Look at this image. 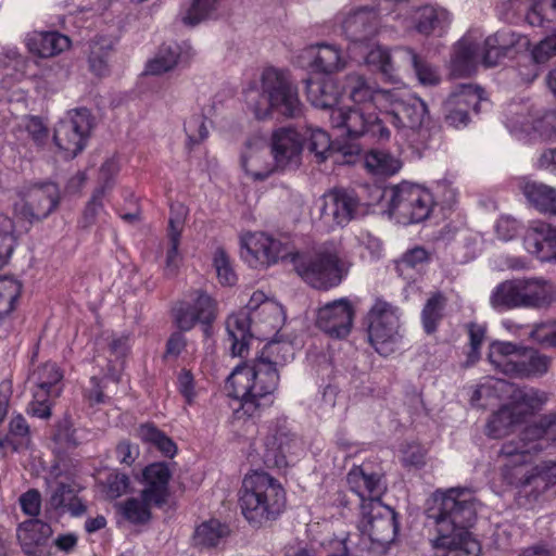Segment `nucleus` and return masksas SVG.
Returning a JSON list of instances; mask_svg holds the SVG:
<instances>
[{"mask_svg":"<svg viewBox=\"0 0 556 556\" xmlns=\"http://www.w3.org/2000/svg\"><path fill=\"white\" fill-rule=\"evenodd\" d=\"M525 438L535 441L556 442V413H549L540 417V419L525 428Z\"/></svg>","mask_w":556,"mask_h":556,"instance_id":"obj_52","label":"nucleus"},{"mask_svg":"<svg viewBox=\"0 0 556 556\" xmlns=\"http://www.w3.org/2000/svg\"><path fill=\"white\" fill-rule=\"evenodd\" d=\"M185 131L192 143H200L208 136L205 118L200 115L190 117L185 124Z\"/></svg>","mask_w":556,"mask_h":556,"instance_id":"obj_63","label":"nucleus"},{"mask_svg":"<svg viewBox=\"0 0 556 556\" xmlns=\"http://www.w3.org/2000/svg\"><path fill=\"white\" fill-rule=\"evenodd\" d=\"M29 441V426L22 415L13 417L9 424V432L0 439V448L16 452Z\"/></svg>","mask_w":556,"mask_h":556,"instance_id":"obj_51","label":"nucleus"},{"mask_svg":"<svg viewBox=\"0 0 556 556\" xmlns=\"http://www.w3.org/2000/svg\"><path fill=\"white\" fill-rule=\"evenodd\" d=\"M426 514L435 526L431 545L437 556H480V543L469 531L477 518L476 498L469 489L437 490Z\"/></svg>","mask_w":556,"mask_h":556,"instance_id":"obj_2","label":"nucleus"},{"mask_svg":"<svg viewBox=\"0 0 556 556\" xmlns=\"http://www.w3.org/2000/svg\"><path fill=\"white\" fill-rule=\"evenodd\" d=\"M535 441L534 439H526L525 430L521 432V437L518 440H510L505 442L501 450L500 456L505 459V462H515L519 463H530L531 460V451H540L544 447V444L538 443L534 446H529L530 442Z\"/></svg>","mask_w":556,"mask_h":556,"instance_id":"obj_47","label":"nucleus"},{"mask_svg":"<svg viewBox=\"0 0 556 556\" xmlns=\"http://www.w3.org/2000/svg\"><path fill=\"white\" fill-rule=\"evenodd\" d=\"M445 305L446 298L441 292L433 293L427 300L421 312V321L426 333L431 334L437 331L438 325L443 318Z\"/></svg>","mask_w":556,"mask_h":556,"instance_id":"obj_49","label":"nucleus"},{"mask_svg":"<svg viewBox=\"0 0 556 556\" xmlns=\"http://www.w3.org/2000/svg\"><path fill=\"white\" fill-rule=\"evenodd\" d=\"M302 136L291 127H282L271 135V153L277 168L292 169L301 164Z\"/></svg>","mask_w":556,"mask_h":556,"instance_id":"obj_19","label":"nucleus"},{"mask_svg":"<svg viewBox=\"0 0 556 556\" xmlns=\"http://www.w3.org/2000/svg\"><path fill=\"white\" fill-rule=\"evenodd\" d=\"M229 533L230 530L226 523H222L217 519H210L195 528L192 544L200 549L216 547Z\"/></svg>","mask_w":556,"mask_h":556,"instance_id":"obj_40","label":"nucleus"},{"mask_svg":"<svg viewBox=\"0 0 556 556\" xmlns=\"http://www.w3.org/2000/svg\"><path fill=\"white\" fill-rule=\"evenodd\" d=\"M305 91L308 101L315 108L332 109L339 101L340 92L336 81L331 77L307 79Z\"/></svg>","mask_w":556,"mask_h":556,"instance_id":"obj_34","label":"nucleus"},{"mask_svg":"<svg viewBox=\"0 0 556 556\" xmlns=\"http://www.w3.org/2000/svg\"><path fill=\"white\" fill-rule=\"evenodd\" d=\"M91 128L92 119L88 109L72 110L56 124L54 143L71 157H75L86 147Z\"/></svg>","mask_w":556,"mask_h":556,"instance_id":"obj_12","label":"nucleus"},{"mask_svg":"<svg viewBox=\"0 0 556 556\" xmlns=\"http://www.w3.org/2000/svg\"><path fill=\"white\" fill-rule=\"evenodd\" d=\"M219 0H191L181 21L187 26H197L216 12Z\"/></svg>","mask_w":556,"mask_h":556,"instance_id":"obj_54","label":"nucleus"},{"mask_svg":"<svg viewBox=\"0 0 556 556\" xmlns=\"http://www.w3.org/2000/svg\"><path fill=\"white\" fill-rule=\"evenodd\" d=\"M529 43V39L521 34L510 29L498 30L484 40L482 64L485 67L496 66L502 59L509 56L519 48H527Z\"/></svg>","mask_w":556,"mask_h":556,"instance_id":"obj_21","label":"nucleus"},{"mask_svg":"<svg viewBox=\"0 0 556 556\" xmlns=\"http://www.w3.org/2000/svg\"><path fill=\"white\" fill-rule=\"evenodd\" d=\"M292 357L293 349L291 344L279 341H270L263 348L260 356H257L255 359L264 363L268 362L269 365H273L277 368V365L282 364Z\"/></svg>","mask_w":556,"mask_h":556,"instance_id":"obj_56","label":"nucleus"},{"mask_svg":"<svg viewBox=\"0 0 556 556\" xmlns=\"http://www.w3.org/2000/svg\"><path fill=\"white\" fill-rule=\"evenodd\" d=\"M313 66L315 70L325 74H331L343 68L344 61L340 49L333 45H318Z\"/></svg>","mask_w":556,"mask_h":556,"instance_id":"obj_48","label":"nucleus"},{"mask_svg":"<svg viewBox=\"0 0 556 556\" xmlns=\"http://www.w3.org/2000/svg\"><path fill=\"white\" fill-rule=\"evenodd\" d=\"M62 374L55 363H45L37 367L29 376V381L34 383V391H42L53 396L59 395L54 387L62 380Z\"/></svg>","mask_w":556,"mask_h":556,"instance_id":"obj_45","label":"nucleus"},{"mask_svg":"<svg viewBox=\"0 0 556 556\" xmlns=\"http://www.w3.org/2000/svg\"><path fill=\"white\" fill-rule=\"evenodd\" d=\"M480 55V43L472 31L466 34L454 46L451 71L454 76L466 77L476 72Z\"/></svg>","mask_w":556,"mask_h":556,"instance_id":"obj_27","label":"nucleus"},{"mask_svg":"<svg viewBox=\"0 0 556 556\" xmlns=\"http://www.w3.org/2000/svg\"><path fill=\"white\" fill-rule=\"evenodd\" d=\"M104 193V187H99L93 191L92 197L88 201L83 215V226L85 228L93 225L98 214L103 210L102 200Z\"/></svg>","mask_w":556,"mask_h":556,"instance_id":"obj_61","label":"nucleus"},{"mask_svg":"<svg viewBox=\"0 0 556 556\" xmlns=\"http://www.w3.org/2000/svg\"><path fill=\"white\" fill-rule=\"evenodd\" d=\"M346 482L356 494L359 506L367 501H381L387 490L383 476L372 471L367 465L354 466L346 475Z\"/></svg>","mask_w":556,"mask_h":556,"instance_id":"obj_24","label":"nucleus"},{"mask_svg":"<svg viewBox=\"0 0 556 556\" xmlns=\"http://www.w3.org/2000/svg\"><path fill=\"white\" fill-rule=\"evenodd\" d=\"M59 201L60 191L55 184H36L24 192L22 203L15 205V212L33 224L47 218L56 208Z\"/></svg>","mask_w":556,"mask_h":556,"instance_id":"obj_13","label":"nucleus"},{"mask_svg":"<svg viewBox=\"0 0 556 556\" xmlns=\"http://www.w3.org/2000/svg\"><path fill=\"white\" fill-rule=\"evenodd\" d=\"M193 305L179 302L173 309L174 320L181 331L192 329L197 323L204 326V333L208 336L211 324L216 318V302L204 290L197 289L190 292Z\"/></svg>","mask_w":556,"mask_h":556,"instance_id":"obj_14","label":"nucleus"},{"mask_svg":"<svg viewBox=\"0 0 556 556\" xmlns=\"http://www.w3.org/2000/svg\"><path fill=\"white\" fill-rule=\"evenodd\" d=\"M281 483L265 471L245 475L239 491V506L247 521L261 528L276 520L286 507Z\"/></svg>","mask_w":556,"mask_h":556,"instance_id":"obj_4","label":"nucleus"},{"mask_svg":"<svg viewBox=\"0 0 556 556\" xmlns=\"http://www.w3.org/2000/svg\"><path fill=\"white\" fill-rule=\"evenodd\" d=\"M281 314L282 309L277 303L265 301L255 315H250V313L242 309L228 316L226 330L231 341L232 356L243 357L244 352L248 351L250 341L254 337L251 330L252 323L257 319L268 327L269 332H277L280 327Z\"/></svg>","mask_w":556,"mask_h":556,"instance_id":"obj_7","label":"nucleus"},{"mask_svg":"<svg viewBox=\"0 0 556 556\" xmlns=\"http://www.w3.org/2000/svg\"><path fill=\"white\" fill-rule=\"evenodd\" d=\"M355 311L348 299L327 303L318 309L316 326L331 338L343 339L351 332Z\"/></svg>","mask_w":556,"mask_h":556,"instance_id":"obj_17","label":"nucleus"},{"mask_svg":"<svg viewBox=\"0 0 556 556\" xmlns=\"http://www.w3.org/2000/svg\"><path fill=\"white\" fill-rule=\"evenodd\" d=\"M358 529L369 538L372 545L384 551L397 535V514L381 501L363 502Z\"/></svg>","mask_w":556,"mask_h":556,"instance_id":"obj_9","label":"nucleus"},{"mask_svg":"<svg viewBox=\"0 0 556 556\" xmlns=\"http://www.w3.org/2000/svg\"><path fill=\"white\" fill-rule=\"evenodd\" d=\"M556 301L554 286L543 278H518L501 282L490 303L497 311L514 308L542 309Z\"/></svg>","mask_w":556,"mask_h":556,"instance_id":"obj_6","label":"nucleus"},{"mask_svg":"<svg viewBox=\"0 0 556 556\" xmlns=\"http://www.w3.org/2000/svg\"><path fill=\"white\" fill-rule=\"evenodd\" d=\"M366 167L375 174L391 176L399 172L401 162L386 151L372 150L366 154Z\"/></svg>","mask_w":556,"mask_h":556,"instance_id":"obj_53","label":"nucleus"},{"mask_svg":"<svg viewBox=\"0 0 556 556\" xmlns=\"http://www.w3.org/2000/svg\"><path fill=\"white\" fill-rule=\"evenodd\" d=\"M137 435L143 442L153 444L167 457H173L177 452V446L174 441L153 424L147 422L140 425L137 429Z\"/></svg>","mask_w":556,"mask_h":556,"instance_id":"obj_50","label":"nucleus"},{"mask_svg":"<svg viewBox=\"0 0 556 556\" xmlns=\"http://www.w3.org/2000/svg\"><path fill=\"white\" fill-rule=\"evenodd\" d=\"M307 149L315 155L316 162L318 163L325 162L328 157L333 156L338 152L343 156H353L357 155L361 151L357 146L341 147L336 151L329 135L319 128L311 131Z\"/></svg>","mask_w":556,"mask_h":556,"instance_id":"obj_37","label":"nucleus"},{"mask_svg":"<svg viewBox=\"0 0 556 556\" xmlns=\"http://www.w3.org/2000/svg\"><path fill=\"white\" fill-rule=\"evenodd\" d=\"M520 189L538 211L556 216V189L543 182L523 179Z\"/></svg>","mask_w":556,"mask_h":556,"instance_id":"obj_33","label":"nucleus"},{"mask_svg":"<svg viewBox=\"0 0 556 556\" xmlns=\"http://www.w3.org/2000/svg\"><path fill=\"white\" fill-rule=\"evenodd\" d=\"M556 486V462H542L535 466V493L533 501L539 500L547 489Z\"/></svg>","mask_w":556,"mask_h":556,"instance_id":"obj_59","label":"nucleus"},{"mask_svg":"<svg viewBox=\"0 0 556 556\" xmlns=\"http://www.w3.org/2000/svg\"><path fill=\"white\" fill-rule=\"evenodd\" d=\"M531 26H545V23L556 22V0H534L531 12L527 15Z\"/></svg>","mask_w":556,"mask_h":556,"instance_id":"obj_57","label":"nucleus"},{"mask_svg":"<svg viewBox=\"0 0 556 556\" xmlns=\"http://www.w3.org/2000/svg\"><path fill=\"white\" fill-rule=\"evenodd\" d=\"M366 320L370 344L379 354H388L391 351L390 345L400 337L397 308L378 299L368 312Z\"/></svg>","mask_w":556,"mask_h":556,"instance_id":"obj_11","label":"nucleus"},{"mask_svg":"<svg viewBox=\"0 0 556 556\" xmlns=\"http://www.w3.org/2000/svg\"><path fill=\"white\" fill-rule=\"evenodd\" d=\"M172 472L165 463H153L142 470L143 489L140 493L142 500L153 503L155 507H163L169 497V480Z\"/></svg>","mask_w":556,"mask_h":556,"instance_id":"obj_23","label":"nucleus"},{"mask_svg":"<svg viewBox=\"0 0 556 556\" xmlns=\"http://www.w3.org/2000/svg\"><path fill=\"white\" fill-rule=\"evenodd\" d=\"M428 114L427 104L417 97L396 98L391 109L383 113V121L397 128L419 129Z\"/></svg>","mask_w":556,"mask_h":556,"instance_id":"obj_20","label":"nucleus"},{"mask_svg":"<svg viewBox=\"0 0 556 556\" xmlns=\"http://www.w3.org/2000/svg\"><path fill=\"white\" fill-rule=\"evenodd\" d=\"M22 292V285L10 277H0V318L11 314Z\"/></svg>","mask_w":556,"mask_h":556,"instance_id":"obj_55","label":"nucleus"},{"mask_svg":"<svg viewBox=\"0 0 556 556\" xmlns=\"http://www.w3.org/2000/svg\"><path fill=\"white\" fill-rule=\"evenodd\" d=\"M186 208L182 204L170 206V216L168 220V250L166 253V264L164 274L167 277H174L178 273L181 256L178 252L180 236L185 223Z\"/></svg>","mask_w":556,"mask_h":556,"instance_id":"obj_29","label":"nucleus"},{"mask_svg":"<svg viewBox=\"0 0 556 556\" xmlns=\"http://www.w3.org/2000/svg\"><path fill=\"white\" fill-rule=\"evenodd\" d=\"M431 261V252L421 245H415L405 251L395 264V270L404 279L412 278V271L418 270Z\"/></svg>","mask_w":556,"mask_h":556,"instance_id":"obj_43","label":"nucleus"},{"mask_svg":"<svg viewBox=\"0 0 556 556\" xmlns=\"http://www.w3.org/2000/svg\"><path fill=\"white\" fill-rule=\"evenodd\" d=\"M258 100L249 98V105L257 119L269 117L275 112L286 118L303 116L304 105L299 89L290 74L276 67H266L260 78Z\"/></svg>","mask_w":556,"mask_h":556,"instance_id":"obj_5","label":"nucleus"},{"mask_svg":"<svg viewBox=\"0 0 556 556\" xmlns=\"http://www.w3.org/2000/svg\"><path fill=\"white\" fill-rule=\"evenodd\" d=\"M51 534L50 525L37 518L23 521L16 529L22 551L28 556H43Z\"/></svg>","mask_w":556,"mask_h":556,"instance_id":"obj_26","label":"nucleus"},{"mask_svg":"<svg viewBox=\"0 0 556 556\" xmlns=\"http://www.w3.org/2000/svg\"><path fill=\"white\" fill-rule=\"evenodd\" d=\"M179 59L177 46H162L154 60L148 63V72L152 75H161L173 70Z\"/></svg>","mask_w":556,"mask_h":556,"instance_id":"obj_58","label":"nucleus"},{"mask_svg":"<svg viewBox=\"0 0 556 556\" xmlns=\"http://www.w3.org/2000/svg\"><path fill=\"white\" fill-rule=\"evenodd\" d=\"M433 204L429 190L417 185L401 184L391 189L388 213L400 224H417L430 216Z\"/></svg>","mask_w":556,"mask_h":556,"instance_id":"obj_8","label":"nucleus"},{"mask_svg":"<svg viewBox=\"0 0 556 556\" xmlns=\"http://www.w3.org/2000/svg\"><path fill=\"white\" fill-rule=\"evenodd\" d=\"M367 108H346L337 109L331 112L330 121L334 128L344 130L351 139H356L365 135L379 140H387L390 131L376 112L365 111Z\"/></svg>","mask_w":556,"mask_h":556,"instance_id":"obj_10","label":"nucleus"},{"mask_svg":"<svg viewBox=\"0 0 556 556\" xmlns=\"http://www.w3.org/2000/svg\"><path fill=\"white\" fill-rule=\"evenodd\" d=\"M151 506H153V503H148L142 500L141 496L140 498L130 497L115 505L118 514L132 525H144L149 522L151 519Z\"/></svg>","mask_w":556,"mask_h":556,"instance_id":"obj_46","label":"nucleus"},{"mask_svg":"<svg viewBox=\"0 0 556 556\" xmlns=\"http://www.w3.org/2000/svg\"><path fill=\"white\" fill-rule=\"evenodd\" d=\"M359 201L353 191L333 189L323 197L321 217L337 225H346L355 216Z\"/></svg>","mask_w":556,"mask_h":556,"instance_id":"obj_22","label":"nucleus"},{"mask_svg":"<svg viewBox=\"0 0 556 556\" xmlns=\"http://www.w3.org/2000/svg\"><path fill=\"white\" fill-rule=\"evenodd\" d=\"M519 415V412L515 413L508 404L502 405L488 420L485 426L486 435L492 439L507 435L515 426L523 422Z\"/></svg>","mask_w":556,"mask_h":556,"instance_id":"obj_41","label":"nucleus"},{"mask_svg":"<svg viewBox=\"0 0 556 556\" xmlns=\"http://www.w3.org/2000/svg\"><path fill=\"white\" fill-rule=\"evenodd\" d=\"M526 249L542 262L556 260V227L545 222H534L526 232Z\"/></svg>","mask_w":556,"mask_h":556,"instance_id":"obj_25","label":"nucleus"},{"mask_svg":"<svg viewBox=\"0 0 556 556\" xmlns=\"http://www.w3.org/2000/svg\"><path fill=\"white\" fill-rule=\"evenodd\" d=\"M379 25V14L370 7L351 10L341 23L343 35L355 49L369 48L378 34Z\"/></svg>","mask_w":556,"mask_h":556,"instance_id":"obj_16","label":"nucleus"},{"mask_svg":"<svg viewBox=\"0 0 556 556\" xmlns=\"http://www.w3.org/2000/svg\"><path fill=\"white\" fill-rule=\"evenodd\" d=\"M402 463L405 467H422L426 464V450L416 443L407 444L402 450Z\"/></svg>","mask_w":556,"mask_h":556,"instance_id":"obj_64","label":"nucleus"},{"mask_svg":"<svg viewBox=\"0 0 556 556\" xmlns=\"http://www.w3.org/2000/svg\"><path fill=\"white\" fill-rule=\"evenodd\" d=\"M51 394L42 391H34V400L29 403L27 413L34 417L47 419L51 416V404L49 402Z\"/></svg>","mask_w":556,"mask_h":556,"instance_id":"obj_62","label":"nucleus"},{"mask_svg":"<svg viewBox=\"0 0 556 556\" xmlns=\"http://www.w3.org/2000/svg\"><path fill=\"white\" fill-rule=\"evenodd\" d=\"M28 51L39 58H52L67 50L71 40L59 31H33L26 37Z\"/></svg>","mask_w":556,"mask_h":556,"instance_id":"obj_30","label":"nucleus"},{"mask_svg":"<svg viewBox=\"0 0 556 556\" xmlns=\"http://www.w3.org/2000/svg\"><path fill=\"white\" fill-rule=\"evenodd\" d=\"M296 443L294 434L285 426H277L265 439L263 460L268 468L286 467L287 454Z\"/></svg>","mask_w":556,"mask_h":556,"instance_id":"obj_28","label":"nucleus"},{"mask_svg":"<svg viewBox=\"0 0 556 556\" xmlns=\"http://www.w3.org/2000/svg\"><path fill=\"white\" fill-rule=\"evenodd\" d=\"M518 351H520L518 344L494 341L490 344L488 359L496 370L516 377Z\"/></svg>","mask_w":556,"mask_h":556,"instance_id":"obj_35","label":"nucleus"},{"mask_svg":"<svg viewBox=\"0 0 556 556\" xmlns=\"http://www.w3.org/2000/svg\"><path fill=\"white\" fill-rule=\"evenodd\" d=\"M213 264L219 282L224 286H233L237 275L231 266L230 258L224 248H217L214 253Z\"/></svg>","mask_w":556,"mask_h":556,"instance_id":"obj_60","label":"nucleus"},{"mask_svg":"<svg viewBox=\"0 0 556 556\" xmlns=\"http://www.w3.org/2000/svg\"><path fill=\"white\" fill-rule=\"evenodd\" d=\"M395 56L402 63L414 68L415 74L422 85L434 86L440 83V75L432 64L407 47L396 48Z\"/></svg>","mask_w":556,"mask_h":556,"instance_id":"obj_36","label":"nucleus"},{"mask_svg":"<svg viewBox=\"0 0 556 556\" xmlns=\"http://www.w3.org/2000/svg\"><path fill=\"white\" fill-rule=\"evenodd\" d=\"M279 374L268 362L254 361L252 366L238 365L227 378L233 397L241 401L236 410L238 418L255 417L274 403V393L278 389Z\"/></svg>","mask_w":556,"mask_h":556,"instance_id":"obj_3","label":"nucleus"},{"mask_svg":"<svg viewBox=\"0 0 556 556\" xmlns=\"http://www.w3.org/2000/svg\"><path fill=\"white\" fill-rule=\"evenodd\" d=\"M502 476L506 483L517 488L519 496L522 494L528 502L533 500L535 493V467H530V463H519L511 459L505 462L502 467Z\"/></svg>","mask_w":556,"mask_h":556,"instance_id":"obj_31","label":"nucleus"},{"mask_svg":"<svg viewBox=\"0 0 556 556\" xmlns=\"http://www.w3.org/2000/svg\"><path fill=\"white\" fill-rule=\"evenodd\" d=\"M112 49V41L106 37H96L90 41L88 62L90 71L94 75L104 76L109 73V59Z\"/></svg>","mask_w":556,"mask_h":556,"instance_id":"obj_42","label":"nucleus"},{"mask_svg":"<svg viewBox=\"0 0 556 556\" xmlns=\"http://www.w3.org/2000/svg\"><path fill=\"white\" fill-rule=\"evenodd\" d=\"M481 92L480 87L470 84L455 87L443 102L442 111L445 123L455 128L467 126L470 110L476 113L480 112Z\"/></svg>","mask_w":556,"mask_h":556,"instance_id":"obj_15","label":"nucleus"},{"mask_svg":"<svg viewBox=\"0 0 556 556\" xmlns=\"http://www.w3.org/2000/svg\"><path fill=\"white\" fill-rule=\"evenodd\" d=\"M495 391L497 392V399L508 401L507 404L511 409L515 413L519 412V418L522 421L541 409L547 400L546 394L539 390L519 388L515 383L503 379L495 380Z\"/></svg>","mask_w":556,"mask_h":556,"instance_id":"obj_18","label":"nucleus"},{"mask_svg":"<svg viewBox=\"0 0 556 556\" xmlns=\"http://www.w3.org/2000/svg\"><path fill=\"white\" fill-rule=\"evenodd\" d=\"M242 256L251 266H269L278 260L290 258L298 275L311 287L329 290L341 283L350 263L342 258L333 245H324L313 254L293 253L279 240L265 233L249 236L242 242Z\"/></svg>","mask_w":556,"mask_h":556,"instance_id":"obj_1","label":"nucleus"},{"mask_svg":"<svg viewBox=\"0 0 556 556\" xmlns=\"http://www.w3.org/2000/svg\"><path fill=\"white\" fill-rule=\"evenodd\" d=\"M366 51L364 53L365 62L368 65L377 67L379 73L388 80L390 81H396L397 80V67H400L402 61H399L395 56V50L393 51V55L391 52L382 47V46H375L371 45L369 48H365Z\"/></svg>","mask_w":556,"mask_h":556,"instance_id":"obj_39","label":"nucleus"},{"mask_svg":"<svg viewBox=\"0 0 556 556\" xmlns=\"http://www.w3.org/2000/svg\"><path fill=\"white\" fill-rule=\"evenodd\" d=\"M551 358L538 351L520 345L516 378L541 377L548 371Z\"/></svg>","mask_w":556,"mask_h":556,"instance_id":"obj_38","label":"nucleus"},{"mask_svg":"<svg viewBox=\"0 0 556 556\" xmlns=\"http://www.w3.org/2000/svg\"><path fill=\"white\" fill-rule=\"evenodd\" d=\"M342 89L350 100L365 108H372L376 94L389 93L381 90L375 81L356 72L345 75Z\"/></svg>","mask_w":556,"mask_h":556,"instance_id":"obj_32","label":"nucleus"},{"mask_svg":"<svg viewBox=\"0 0 556 556\" xmlns=\"http://www.w3.org/2000/svg\"><path fill=\"white\" fill-rule=\"evenodd\" d=\"M450 22V13L443 8L431 5L418 10L416 15V29L424 35H429L437 29L444 28Z\"/></svg>","mask_w":556,"mask_h":556,"instance_id":"obj_44","label":"nucleus"}]
</instances>
